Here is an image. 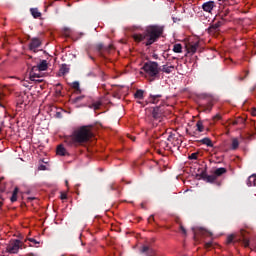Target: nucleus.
I'll list each match as a JSON object with an SVG mask.
<instances>
[{
  "label": "nucleus",
  "instance_id": "obj_52",
  "mask_svg": "<svg viewBox=\"0 0 256 256\" xmlns=\"http://www.w3.org/2000/svg\"><path fill=\"white\" fill-rule=\"evenodd\" d=\"M3 206V202H0V207H2Z\"/></svg>",
  "mask_w": 256,
  "mask_h": 256
},
{
  "label": "nucleus",
  "instance_id": "obj_6",
  "mask_svg": "<svg viewBox=\"0 0 256 256\" xmlns=\"http://www.w3.org/2000/svg\"><path fill=\"white\" fill-rule=\"evenodd\" d=\"M193 240L195 243H201L206 237H213V233L202 227H193Z\"/></svg>",
  "mask_w": 256,
  "mask_h": 256
},
{
  "label": "nucleus",
  "instance_id": "obj_58",
  "mask_svg": "<svg viewBox=\"0 0 256 256\" xmlns=\"http://www.w3.org/2000/svg\"><path fill=\"white\" fill-rule=\"evenodd\" d=\"M218 1H227V0H218Z\"/></svg>",
  "mask_w": 256,
  "mask_h": 256
},
{
  "label": "nucleus",
  "instance_id": "obj_5",
  "mask_svg": "<svg viewBox=\"0 0 256 256\" xmlns=\"http://www.w3.org/2000/svg\"><path fill=\"white\" fill-rule=\"evenodd\" d=\"M47 69V60H42L37 66H33L29 73L30 81H39L37 80L39 77H41L39 73H41V71H47Z\"/></svg>",
  "mask_w": 256,
  "mask_h": 256
},
{
  "label": "nucleus",
  "instance_id": "obj_36",
  "mask_svg": "<svg viewBox=\"0 0 256 256\" xmlns=\"http://www.w3.org/2000/svg\"><path fill=\"white\" fill-rule=\"evenodd\" d=\"M200 97H201V99H209V98H211V95L204 93V94H201Z\"/></svg>",
  "mask_w": 256,
  "mask_h": 256
},
{
  "label": "nucleus",
  "instance_id": "obj_1",
  "mask_svg": "<svg viewBox=\"0 0 256 256\" xmlns=\"http://www.w3.org/2000/svg\"><path fill=\"white\" fill-rule=\"evenodd\" d=\"M165 31V28L160 25H150L147 26L145 31L137 34H133V39L136 43H143L146 45V47H150V45H153V43H157L159 39H161V35H163V32Z\"/></svg>",
  "mask_w": 256,
  "mask_h": 256
},
{
  "label": "nucleus",
  "instance_id": "obj_22",
  "mask_svg": "<svg viewBox=\"0 0 256 256\" xmlns=\"http://www.w3.org/2000/svg\"><path fill=\"white\" fill-rule=\"evenodd\" d=\"M30 13L34 19H39V17H41V12H39V9L37 8H31Z\"/></svg>",
  "mask_w": 256,
  "mask_h": 256
},
{
  "label": "nucleus",
  "instance_id": "obj_35",
  "mask_svg": "<svg viewBox=\"0 0 256 256\" xmlns=\"http://www.w3.org/2000/svg\"><path fill=\"white\" fill-rule=\"evenodd\" d=\"M204 247H205V249H211V247H213V242H212V241L206 242V243L204 244Z\"/></svg>",
  "mask_w": 256,
  "mask_h": 256
},
{
  "label": "nucleus",
  "instance_id": "obj_50",
  "mask_svg": "<svg viewBox=\"0 0 256 256\" xmlns=\"http://www.w3.org/2000/svg\"><path fill=\"white\" fill-rule=\"evenodd\" d=\"M90 59H92V61H95V58H94V57H92V56H90Z\"/></svg>",
  "mask_w": 256,
  "mask_h": 256
},
{
  "label": "nucleus",
  "instance_id": "obj_25",
  "mask_svg": "<svg viewBox=\"0 0 256 256\" xmlns=\"http://www.w3.org/2000/svg\"><path fill=\"white\" fill-rule=\"evenodd\" d=\"M18 193H19V188L16 187V188L13 190L12 196H11V198H10L11 203H15V201H17V195H18Z\"/></svg>",
  "mask_w": 256,
  "mask_h": 256
},
{
  "label": "nucleus",
  "instance_id": "obj_11",
  "mask_svg": "<svg viewBox=\"0 0 256 256\" xmlns=\"http://www.w3.org/2000/svg\"><path fill=\"white\" fill-rule=\"evenodd\" d=\"M41 47V39L39 38H32L29 44L30 51L37 53V49Z\"/></svg>",
  "mask_w": 256,
  "mask_h": 256
},
{
  "label": "nucleus",
  "instance_id": "obj_15",
  "mask_svg": "<svg viewBox=\"0 0 256 256\" xmlns=\"http://www.w3.org/2000/svg\"><path fill=\"white\" fill-rule=\"evenodd\" d=\"M202 9H203V11H205L206 13H211V11H212L213 9H215V2H214V1L205 2V3L202 5Z\"/></svg>",
  "mask_w": 256,
  "mask_h": 256
},
{
  "label": "nucleus",
  "instance_id": "obj_18",
  "mask_svg": "<svg viewBox=\"0 0 256 256\" xmlns=\"http://www.w3.org/2000/svg\"><path fill=\"white\" fill-rule=\"evenodd\" d=\"M56 153L61 157H65V155H69V153L67 152V149H65V146H63V144L58 145L56 149Z\"/></svg>",
  "mask_w": 256,
  "mask_h": 256
},
{
  "label": "nucleus",
  "instance_id": "obj_41",
  "mask_svg": "<svg viewBox=\"0 0 256 256\" xmlns=\"http://www.w3.org/2000/svg\"><path fill=\"white\" fill-rule=\"evenodd\" d=\"M109 188H110V191L117 190V186L115 184H110Z\"/></svg>",
  "mask_w": 256,
  "mask_h": 256
},
{
  "label": "nucleus",
  "instance_id": "obj_40",
  "mask_svg": "<svg viewBox=\"0 0 256 256\" xmlns=\"http://www.w3.org/2000/svg\"><path fill=\"white\" fill-rule=\"evenodd\" d=\"M39 171H45L47 169V166L41 164L39 167H38Z\"/></svg>",
  "mask_w": 256,
  "mask_h": 256
},
{
  "label": "nucleus",
  "instance_id": "obj_37",
  "mask_svg": "<svg viewBox=\"0 0 256 256\" xmlns=\"http://www.w3.org/2000/svg\"><path fill=\"white\" fill-rule=\"evenodd\" d=\"M69 33H71V29L64 28V35H66V37H69Z\"/></svg>",
  "mask_w": 256,
  "mask_h": 256
},
{
  "label": "nucleus",
  "instance_id": "obj_55",
  "mask_svg": "<svg viewBox=\"0 0 256 256\" xmlns=\"http://www.w3.org/2000/svg\"><path fill=\"white\" fill-rule=\"evenodd\" d=\"M164 145H167V142H162Z\"/></svg>",
  "mask_w": 256,
  "mask_h": 256
},
{
  "label": "nucleus",
  "instance_id": "obj_48",
  "mask_svg": "<svg viewBox=\"0 0 256 256\" xmlns=\"http://www.w3.org/2000/svg\"><path fill=\"white\" fill-rule=\"evenodd\" d=\"M128 137H130V139H132V141H135V137L131 136V135H128Z\"/></svg>",
  "mask_w": 256,
  "mask_h": 256
},
{
  "label": "nucleus",
  "instance_id": "obj_53",
  "mask_svg": "<svg viewBox=\"0 0 256 256\" xmlns=\"http://www.w3.org/2000/svg\"><path fill=\"white\" fill-rule=\"evenodd\" d=\"M251 91H255V87H253V88L251 89Z\"/></svg>",
  "mask_w": 256,
  "mask_h": 256
},
{
  "label": "nucleus",
  "instance_id": "obj_33",
  "mask_svg": "<svg viewBox=\"0 0 256 256\" xmlns=\"http://www.w3.org/2000/svg\"><path fill=\"white\" fill-rule=\"evenodd\" d=\"M87 253H95V248H93V244L88 245Z\"/></svg>",
  "mask_w": 256,
  "mask_h": 256
},
{
  "label": "nucleus",
  "instance_id": "obj_43",
  "mask_svg": "<svg viewBox=\"0 0 256 256\" xmlns=\"http://www.w3.org/2000/svg\"><path fill=\"white\" fill-rule=\"evenodd\" d=\"M180 230L184 235H187V230L185 229V227H183V225L180 226Z\"/></svg>",
  "mask_w": 256,
  "mask_h": 256
},
{
  "label": "nucleus",
  "instance_id": "obj_7",
  "mask_svg": "<svg viewBox=\"0 0 256 256\" xmlns=\"http://www.w3.org/2000/svg\"><path fill=\"white\" fill-rule=\"evenodd\" d=\"M21 245H23V242L20 240L14 239L9 242V244L6 246V253H10L11 255L15 253H19V249H21Z\"/></svg>",
  "mask_w": 256,
  "mask_h": 256
},
{
  "label": "nucleus",
  "instance_id": "obj_24",
  "mask_svg": "<svg viewBox=\"0 0 256 256\" xmlns=\"http://www.w3.org/2000/svg\"><path fill=\"white\" fill-rule=\"evenodd\" d=\"M200 143H202V145H207L208 147H213V141H211L208 137L200 140Z\"/></svg>",
  "mask_w": 256,
  "mask_h": 256
},
{
  "label": "nucleus",
  "instance_id": "obj_39",
  "mask_svg": "<svg viewBox=\"0 0 256 256\" xmlns=\"http://www.w3.org/2000/svg\"><path fill=\"white\" fill-rule=\"evenodd\" d=\"M30 241V243H34V245H39V241H37L36 239L34 238H30L28 239Z\"/></svg>",
  "mask_w": 256,
  "mask_h": 256
},
{
  "label": "nucleus",
  "instance_id": "obj_45",
  "mask_svg": "<svg viewBox=\"0 0 256 256\" xmlns=\"http://www.w3.org/2000/svg\"><path fill=\"white\" fill-rule=\"evenodd\" d=\"M151 221H155V216H154V215H151V216L148 218V223H151Z\"/></svg>",
  "mask_w": 256,
  "mask_h": 256
},
{
  "label": "nucleus",
  "instance_id": "obj_30",
  "mask_svg": "<svg viewBox=\"0 0 256 256\" xmlns=\"http://www.w3.org/2000/svg\"><path fill=\"white\" fill-rule=\"evenodd\" d=\"M238 148H239V140L237 138H234L232 140V149H233V151H235Z\"/></svg>",
  "mask_w": 256,
  "mask_h": 256
},
{
  "label": "nucleus",
  "instance_id": "obj_3",
  "mask_svg": "<svg viewBox=\"0 0 256 256\" xmlns=\"http://www.w3.org/2000/svg\"><path fill=\"white\" fill-rule=\"evenodd\" d=\"M142 69L145 72L146 77H149L150 81H155V79H159V63L155 61L145 62Z\"/></svg>",
  "mask_w": 256,
  "mask_h": 256
},
{
  "label": "nucleus",
  "instance_id": "obj_44",
  "mask_svg": "<svg viewBox=\"0 0 256 256\" xmlns=\"http://www.w3.org/2000/svg\"><path fill=\"white\" fill-rule=\"evenodd\" d=\"M251 115H252L253 117H256V108H252V109H251Z\"/></svg>",
  "mask_w": 256,
  "mask_h": 256
},
{
  "label": "nucleus",
  "instance_id": "obj_26",
  "mask_svg": "<svg viewBox=\"0 0 256 256\" xmlns=\"http://www.w3.org/2000/svg\"><path fill=\"white\" fill-rule=\"evenodd\" d=\"M211 109H213V103H208V105L202 106V111L205 113H211Z\"/></svg>",
  "mask_w": 256,
  "mask_h": 256
},
{
  "label": "nucleus",
  "instance_id": "obj_54",
  "mask_svg": "<svg viewBox=\"0 0 256 256\" xmlns=\"http://www.w3.org/2000/svg\"><path fill=\"white\" fill-rule=\"evenodd\" d=\"M242 123H245V120L241 119Z\"/></svg>",
  "mask_w": 256,
  "mask_h": 256
},
{
  "label": "nucleus",
  "instance_id": "obj_28",
  "mask_svg": "<svg viewBox=\"0 0 256 256\" xmlns=\"http://www.w3.org/2000/svg\"><path fill=\"white\" fill-rule=\"evenodd\" d=\"M173 51H174V53H182L183 46L181 44H175L173 46Z\"/></svg>",
  "mask_w": 256,
  "mask_h": 256
},
{
  "label": "nucleus",
  "instance_id": "obj_14",
  "mask_svg": "<svg viewBox=\"0 0 256 256\" xmlns=\"http://www.w3.org/2000/svg\"><path fill=\"white\" fill-rule=\"evenodd\" d=\"M201 177L207 183H215V181H217L215 174L209 175L207 172H202Z\"/></svg>",
  "mask_w": 256,
  "mask_h": 256
},
{
  "label": "nucleus",
  "instance_id": "obj_27",
  "mask_svg": "<svg viewBox=\"0 0 256 256\" xmlns=\"http://www.w3.org/2000/svg\"><path fill=\"white\" fill-rule=\"evenodd\" d=\"M72 89L76 90L77 93H81L79 81H74L71 85Z\"/></svg>",
  "mask_w": 256,
  "mask_h": 256
},
{
  "label": "nucleus",
  "instance_id": "obj_13",
  "mask_svg": "<svg viewBox=\"0 0 256 256\" xmlns=\"http://www.w3.org/2000/svg\"><path fill=\"white\" fill-rule=\"evenodd\" d=\"M186 49L188 53H192V55L197 53V49H199V41L188 43Z\"/></svg>",
  "mask_w": 256,
  "mask_h": 256
},
{
  "label": "nucleus",
  "instance_id": "obj_12",
  "mask_svg": "<svg viewBox=\"0 0 256 256\" xmlns=\"http://www.w3.org/2000/svg\"><path fill=\"white\" fill-rule=\"evenodd\" d=\"M221 25H223V22H221V21L211 24L209 26V28L207 29L208 33L210 35H215V33H219V29H220Z\"/></svg>",
  "mask_w": 256,
  "mask_h": 256
},
{
  "label": "nucleus",
  "instance_id": "obj_57",
  "mask_svg": "<svg viewBox=\"0 0 256 256\" xmlns=\"http://www.w3.org/2000/svg\"><path fill=\"white\" fill-rule=\"evenodd\" d=\"M244 78H240V81H243Z\"/></svg>",
  "mask_w": 256,
  "mask_h": 256
},
{
  "label": "nucleus",
  "instance_id": "obj_17",
  "mask_svg": "<svg viewBox=\"0 0 256 256\" xmlns=\"http://www.w3.org/2000/svg\"><path fill=\"white\" fill-rule=\"evenodd\" d=\"M141 253H145L146 256H155L156 255L155 250L149 246H143L141 249Z\"/></svg>",
  "mask_w": 256,
  "mask_h": 256
},
{
  "label": "nucleus",
  "instance_id": "obj_56",
  "mask_svg": "<svg viewBox=\"0 0 256 256\" xmlns=\"http://www.w3.org/2000/svg\"><path fill=\"white\" fill-rule=\"evenodd\" d=\"M249 75V72H246V76Z\"/></svg>",
  "mask_w": 256,
  "mask_h": 256
},
{
  "label": "nucleus",
  "instance_id": "obj_10",
  "mask_svg": "<svg viewBox=\"0 0 256 256\" xmlns=\"http://www.w3.org/2000/svg\"><path fill=\"white\" fill-rule=\"evenodd\" d=\"M113 49V45L105 46L103 43H99L96 45V51L103 57V53H109Z\"/></svg>",
  "mask_w": 256,
  "mask_h": 256
},
{
  "label": "nucleus",
  "instance_id": "obj_19",
  "mask_svg": "<svg viewBox=\"0 0 256 256\" xmlns=\"http://www.w3.org/2000/svg\"><path fill=\"white\" fill-rule=\"evenodd\" d=\"M175 69V66H167V65H163L160 68V71H162V73H166L167 75L173 73V70Z\"/></svg>",
  "mask_w": 256,
  "mask_h": 256
},
{
  "label": "nucleus",
  "instance_id": "obj_9",
  "mask_svg": "<svg viewBox=\"0 0 256 256\" xmlns=\"http://www.w3.org/2000/svg\"><path fill=\"white\" fill-rule=\"evenodd\" d=\"M87 102L84 105L85 107H88L89 109H94V111H97L99 109H101V105H103V103L101 101H95L93 98L91 97H87Z\"/></svg>",
  "mask_w": 256,
  "mask_h": 256
},
{
  "label": "nucleus",
  "instance_id": "obj_16",
  "mask_svg": "<svg viewBox=\"0 0 256 256\" xmlns=\"http://www.w3.org/2000/svg\"><path fill=\"white\" fill-rule=\"evenodd\" d=\"M161 97H163V95L161 94H150L149 98H148V103H152L153 105H157V103H159Z\"/></svg>",
  "mask_w": 256,
  "mask_h": 256
},
{
  "label": "nucleus",
  "instance_id": "obj_49",
  "mask_svg": "<svg viewBox=\"0 0 256 256\" xmlns=\"http://www.w3.org/2000/svg\"><path fill=\"white\" fill-rule=\"evenodd\" d=\"M187 135H191V132L189 130H186Z\"/></svg>",
  "mask_w": 256,
  "mask_h": 256
},
{
  "label": "nucleus",
  "instance_id": "obj_38",
  "mask_svg": "<svg viewBox=\"0 0 256 256\" xmlns=\"http://www.w3.org/2000/svg\"><path fill=\"white\" fill-rule=\"evenodd\" d=\"M85 99V96H78L75 98L76 103H79V101H83Z\"/></svg>",
  "mask_w": 256,
  "mask_h": 256
},
{
  "label": "nucleus",
  "instance_id": "obj_47",
  "mask_svg": "<svg viewBox=\"0 0 256 256\" xmlns=\"http://www.w3.org/2000/svg\"><path fill=\"white\" fill-rule=\"evenodd\" d=\"M232 125H239V120H235L232 122Z\"/></svg>",
  "mask_w": 256,
  "mask_h": 256
},
{
  "label": "nucleus",
  "instance_id": "obj_32",
  "mask_svg": "<svg viewBox=\"0 0 256 256\" xmlns=\"http://www.w3.org/2000/svg\"><path fill=\"white\" fill-rule=\"evenodd\" d=\"M5 191V183L3 182V178H0V192L4 193Z\"/></svg>",
  "mask_w": 256,
  "mask_h": 256
},
{
  "label": "nucleus",
  "instance_id": "obj_20",
  "mask_svg": "<svg viewBox=\"0 0 256 256\" xmlns=\"http://www.w3.org/2000/svg\"><path fill=\"white\" fill-rule=\"evenodd\" d=\"M247 185L248 187H256V174L249 176Z\"/></svg>",
  "mask_w": 256,
  "mask_h": 256
},
{
  "label": "nucleus",
  "instance_id": "obj_4",
  "mask_svg": "<svg viewBox=\"0 0 256 256\" xmlns=\"http://www.w3.org/2000/svg\"><path fill=\"white\" fill-rule=\"evenodd\" d=\"M227 245L231 243H242L244 247H249V238H247V232L245 230H240L238 236L231 234L227 237Z\"/></svg>",
  "mask_w": 256,
  "mask_h": 256
},
{
  "label": "nucleus",
  "instance_id": "obj_34",
  "mask_svg": "<svg viewBox=\"0 0 256 256\" xmlns=\"http://www.w3.org/2000/svg\"><path fill=\"white\" fill-rule=\"evenodd\" d=\"M197 157H199V153H192L188 159H191V160H197Z\"/></svg>",
  "mask_w": 256,
  "mask_h": 256
},
{
  "label": "nucleus",
  "instance_id": "obj_8",
  "mask_svg": "<svg viewBox=\"0 0 256 256\" xmlns=\"http://www.w3.org/2000/svg\"><path fill=\"white\" fill-rule=\"evenodd\" d=\"M165 113V106H156L155 108H153L152 111V118L154 119V121H159V123H161V121H163V115Z\"/></svg>",
  "mask_w": 256,
  "mask_h": 256
},
{
  "label": "nucleus",
  "instance_id": "obj_23",
  "mask_svg": "<svg viewBox=\"0 0 256 256\" xmlns=\"http://www.w3.org/2000/svg\"><path fill=\"white\" fill-rule=\"evenodd\" d=\"M67 73H69V68L67 67L66 64H63L59 70V75L60 77L63 75H67Z\"/></svg>",
  "mask_w": 256,
  "mask_h": 256
},
{
  "label": "nucleus",
  "instance_id": "obj_51",
  "mask_svg": "<svg viewBox=\"0 0 256 256\" xmlns=\"http://www.w3.org/2000/svg\"><path fill=\"white\" fill-rule=\"evenodd\" d=\"M28 199H29L30 201H33V199H35V198H31V197H30V198H28Z\"/></svg>",
  "mask_w": 256,
  "mask_h": 256
},
{
  "label": "nucleus",
  "instance_id": "obj_31",
  "mask_svg": "<svg viewBox=\"0 0 256 256\" xmlns=\"http://www.w3.org/2000/svg\"><path fill=\"white\" fill-rule=\"evenodd\" d=\"M135 99H143V90H137L134 94Z\"/></svg>",
  "mask_w": 256,
  "mask_h": 256
},
{
  "label": "nucleus",
  "instance_id": "obj_42",
  "mask_svg": "<svg viewBox=\"0 0 256 256\" xmlns=\"http://www.w3.org/2000/svg\"><path fill=\"white\" fill-rule=\"evenodd\" d=\"M221 119V115L219 114H216L214 117H213V121H219Z\"/></svg>",
  "mask_w": 256,
  "mask_h": 256
},
{
  "label": "nucleus",
  "instance_id": "obj_46",
  "mask_svg": "<svg viewBox=\"0 0 256 256\" xmlns=\"http://www.w3.org/2000/svg\"><path fill=\"white\" fill-rule=\"evenodd\" d=\"M60 199L62 200L67 199V194L61 193Z\"/></svg>",
  "mask_w": 256,
  "mask_h": 256
},
{
  "label": "nucleus",
  "instance_id": "obj_59",
  "mask_svg": "<svg viewBox=\"0 0 256 256\" xmlns=\"http://www.w3.org/2000/svg\"><path fill=\"white\" fill-rule=\"evenodd\" d=\"M68 183H69V182H68V181H66V185H68Z\"/></svg>",
  "mask_w": 256,
  "mask_h": 256
},
{
  "label": "nucleus",
  "instance_id": "obj_29",
  "mask_svg": "<svg viewBox=\"0 0 256 256\" xmlns=\"http://www.w3.org/2000/svg\"><path fill=\"white\" fill-rule=\"evenodd\" d=\"M196 127H197V131H199V133H203V131H205V127L203 126L202 121H198L196 123Z\"/></svg>",
  "mask_w": 256,
  "mask_h": 256
},
{
  "label": "nucleus",
  "instance_id": "obj_2",
  "mask_svg": "<svg viewBox=\"0 0 256 256\" xmlns=\"http://www.w3.org/2000/svg\"><path fill=\"white\" fill-rule=\"evenodd\" d=\"M93 137V132L87 126H82L74 131L72 135L64 137V143L67 147H79L83 143H87Z\"/></svg>",
  "mask_w": 256,
  "mask_h": 256
},
{
  "label": "nucleus",
  "instance_id": "obj_21",
  "mask_svg": "<svg viewBox=\"0 0 256 256\" xmlns=\"http://www.w3.org/2000/svg\"><path fill=\"white\" fill-rule=\"evenodd\" d=\"M225 173H227V169L223 168V167L218 168L214 171V175H215L216 179H217V177H221V175H225Z\"/></svg>",
  "mask_w": 256,
  "mask_h": 256
}]
</instances>
